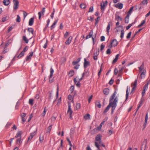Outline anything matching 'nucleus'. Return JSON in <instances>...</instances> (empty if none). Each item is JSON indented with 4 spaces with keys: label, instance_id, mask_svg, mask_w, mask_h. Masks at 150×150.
Segmentation results:
<instances>
[{
    "label": "nucleus",
    "instance_id": "obj_62",
    "mask_svg": "<svg viewBox=\"0 0 150 150\" xmlns=\"http://www.w3.org/2000/svg\"><path fill=\"white\" fill-rule=\"evenodd\" d=\"M61 98L60 97L58 100V102L57 104V105H59L61 103Z\"/></svg>",
    "mask_w": 150,
    "mask_h": 150
},
{
    "label": "nucleus",
    "instance_id": "obj_48",
    "mask_svg": "<svg viewBox=\"0 0 150 150\" xmlns=\"http://www.w3.org/2000/svg\"><path fill=\"white\" fill-rule=\"evenodd\" d=\"M110 28V24L109 23H108L107 27L106 28V30L107 32L108 33L109 32V30Z\"/></svg>",
    "mask_w": 150,
    "mask_h": 150
},
{
    "label": "nucleus",
    "instance_id": "obj_60",
    "mask_svg": "<svg viewBox=\"0 0 150 150\" xmlns=\"http://www.w3.org/2000/svg\"><path fill=\"white\" fill-rule=\"evenodd\" d=\"M105 47V45H103V44H102L100 46V51H102L104 49Z\"/></svg>",
    "mask_w": 150,
    "mask_h": 150
},
{
    "label": "nucleus",
    "instance_id": "obj_30",
    "mask_svg": "<svg viewBox=\"0 0 150 150\" xmlns=\"http://www.w3.org/2000/svg\"><path fill=\"white\" fill-rule=\"evenodd\" d=\"M81 105L80 103H78L76 104V110H78L80 109Z\"/></svg>",
    "mask_w": 150,
    "mask_h": 150
},
{
    "label": "nucleus",
    "instance_id": "obj_39",
    "mask_svg": "<svg viewBox=\"0 0 150 150\" xmlns=\"http://www.w3.org/2000/svg\"><path fill=\"white\" fill-rule=\"evenodd\" d=\"M143 101L142 100H141L140 102H139V106H138L137 107V110H138V109H139V108H140V107L142 106V104H143Z\"/></svg>",
    "mask_w": 150,
    "mask_h": 150
},
{
    "label": "nucleus",
    "instance_id": "obj_58",
    "mask_svg": "<svg viewBox=\"0 0 150 150\" xmlns=\"http://www.w3.org/2000/svg\"><path fill=\"white\" fill-rule=\"evenodd\" d=\"M132 25V24H130L126 27V29L127 30H128Z\"/></svg>",
    "mask_w": 150,
    "mask_h": 150
},
{
    "label": "nucleus",
    "instance_id": "obj_36",
    "mask_svg": "<svg viewBox=\"0 0 150 150\" xmlns=\"http://www.w3.org/2000/svg\"><path fill=\"white\" fill-rule=\"evenodd\" d=\"M148 85L149 83H147L145 84L143 88V90H145L146 91L148 89Z\"/></svg>",
    "mask_w": 150,
    "mask_h": 150
},
{
    "label": "nucleus",
    "instance_id": "obj_13",
    "mask_svg": "<svg viewBox=\"0 0 150 150\" xmlns=\"http://www.w3.org/2000/svg\"><path fill=\"white\" fill-rule=\"evenodd\" d=\"M22 142V140H21V137H20L17 139L16 144L20 146Z\"/></svg>",
    "mask_w": 150,
    "mask_h": 150
},
{
    "label": "nucleus",
    "instance_id": "obj_8",
    "mask_svg": "<svg viewBox=\"0 0 150 150\" xmlns=\"http://www.w3.org/2000/svg\"><path fill=\"white\" fill-rule=\"evenodd\" d=\"M114 5L116 8L120 9H122L123 7V4L120 3L115 4Z\"/></svg>",
    "mask_w": 150,
    "mask_h": 150
},
{
    "label": "nucleus",
    "instance_id": "obj_32",
    "mask_svg": "<svg viewBox=\"0 0 150 150\" xmlns=\"http://www.w3.org/2000/svg\"><path fill=\"white\" fill-rule=\"evenodd\" d=\"M124 34V30H122L121 31V35H120V38L121 39H122L123 38Z\"/></svg>",
    "mask_w": 150,
    "mask_h": 150
},
{
    "label": "nucleus",
    "instance_id": "obj_42",
    "mask_svg": "<svg viewBox=\"0 0 150 150\" xmlns=\"http://www.w3.org/2000/svg\"><path fill=\"white\" fill-rule=\"evenodd\" d=\"M149 0H143L142 2V3L144 5L147 4Z\"/></svg>",
    "mask_w": 150,
    "mask_h": 150
},
{
    "label": "nucleus",
    "instance_id": "obj_19",
    "mask_svg": "<svg viewBox=\"0 0 150 150\" xmlns=\"http://www.w3.org/2000/svg\"><path fill=\"white\" fill-rule=\"evenodd\" d=\"M115 21H119V20L121 21H122V18L120 16L115 15Z\"/></svg>",
    "mask_w": 150,
    "mask_h": 150
},
{
    "label": "nucleus",
    "instance_id": "obj_11",
    "mask_svg": "<svg viewBox=\"0 0 150 150\" xmlns=\"http://www.w3.org/2000/svg\"><path fill=\"white\" fill-rule=\"evenodd\" d=\"M36 134V132H34L30 133V135L28 138V141L30 140H31L32 139L33 137Z\"/></svg>",
    "mask_w": 150,
    "mask_h": 150
},
{
    "label": "nucleus",
    "instance_id": "obj_31",
    "mask_svg": "<svg viewBox=\"0 0 150 150\" xmlns=\"http://www.w3.org/2000/svg\"><path fill=\"white\" fill-rule=\"evenodd\" d=\"M54 72V71L53 69L52 68H51L50 69V75L49 76L50 78H51L52 77V76Z\"/></svg>",
    "mask_w": 150,
    "mask_h": 150
},
{
    "label": "nucleus",
    "instance_id": "obj_27",
    "mask_svg": "<svg viewBox=\"0 0 150 150\" xmlns=\"http://www.w3.org/2000/svg\"><path fill=\"white\" fill-rule=\"evenodd\" d=\"M28 31L29 33H30L32 34H33L34 30L32 28H29L28 29Z\"/></svg>",
    "mask_w": 150,
    "mask_h": 150
},
{
    "label": "nucleus",
    "instance_id": "obj_49",
    "mask_svg": "<svg viewBox=\"0 0 150 150\" xmlns=\"http://www.w3.org/2000/svg\"><path fill=\"white\" fill-rule=\"evenodd\" d=\"M74 89V86H71L70 88V91L71 92V93H72Z\"/></svg>",
    "mask_w": 150,
    "mask_h": 150
},
{
    "label": "nucleus",
    "instance_id": "obj_33",
    "mask_svg": "<svg viewBox=\"0 0 150 150\" xmlns=\"http://www.w3.org/2000/svg\"><path fill=\"white\" fill-rule=\"evenodd\" d=\"M80 7L81 8L84 9L86 8V5L84 4H81L80 5Z\"/></svg>",
    "mask_w": 150,
    "mask_h": 150
},
{
    "label": "nucleus",
    "instance_id": "obj_14",
    "mask_svg": "<svg viewBox=\"0 0 150 150\" xmlns=\"http://www.w3.org/2000/svg\"><path fill=\"white\" fill-rule=\"evenodd\" d=\"M148 119V113H147L146 115V116H145V123L143 126L144 128L146 127V124L147 123Z\"/></svg>",
    "mask_w": 150,
    "mask_h": 150
},
{
    "label": "nucleus",
    "instance_id": "obj_40",
    "mask_svg": "<svg viewBox=\"0 0 150 150\" xmlns=\"http://www.w3.org/2000/svg\"><path fill=\"white\" fill-rule=\"evenodd\" d=\"M96 106H97L99 108H100L101 106V105L100 102H97L96 103Z\"/></svg>",
    "mask_w": 150,
    "mask_h": 150
},
{
    "label": "nucleus",
    "instance_id": "obj_54",
    "mask_svg": "<svg viewBox=\"0 0 150 150\" xmlns=\"http://www.w3.org/2000/svg\"><path fill=\"white\" fill-rule=\"evenodd\" d=\"M111 53V50L110 48L107 49L106 51V54H110Z\"/></svg>",
    "mask_w": 150,
    "mask_h": 150
},
{
    "label": "nucleus",
    "instance_id": "obj_20",
    "mask_svg": "<svg viewBox=\"0 0 150 150\" xmlns=\"http://www.w3.org/2000/svg\"><path fill=\"white\" fill-rule=\"evenodd\" d=\"M111 42L113 44V46L114 47H115L117 45L118 42L116 39L113 40Z\"/></svg>",
    "mask_w": 150,
    "mask_h": 150
},
{
    "label": "nucleus",
    "instance_id": "obj_3",
    "mask_svg": "<svg viewBox=\"0 0 150 150\" xmlns=\"http://www.w3.org/2000/svg\"><path fill=\"white\" fill-rule=\"evenodd\" d=\"M90 62L87 61L86 58L84 59V62L83 63V67L84 68H86L88 66H90Z\"/></svg>",
    "mask_w": 150,
    "mask_h": 150
},
{
    "label": "nucleus",
    "instance_id": "obj_12",
    "mask_svg": "<svg viewBox=\"0 0 150 150\" xmlns=\"http://www.w3.org/2000/svg\"><path fill=\"white\" fill-rule=\"evenodd\" d=\"M109 92V90L108 88H105L103 90V93L104 94L106 95H108Z\"/></svg>",
    "mask_w": 150,
    "mask_h": 150
},
{
    "label": "nucleus",
    "instance_id": "obj_25",
    "mask_svg": "<svg viewBox=\"0 0 150 150\" xmlns=\"http://www.w3.org/2000/svg\"><path fill=\"white\" fill-rule=\"evenodd\" d=\"M24 52H23L22 51L21 52V53L19 54L17 56V58H18V59H20L21 57L24 56Z\"/></svg>",
    "mask_w": 150,
    "mask_h": 150
},
{
    "label": "nucleus",
    "instance_id": "obj_15",
    "mask_svg": "<svg viewBox=\"0 0 150 150\" xmlns=\"http://www.w3.org/2000/svg\"><path fill=\"white\" fill-rule=\"evenodd\" d=\"M3 3L5 6H8L10 3V0H4Z\"/></svg>",
    "mask_w": 150,
    "mask_h": 150
},
{
    "label": "nucleus",
    "instance_id": "obj_10",
    "mask_svg": "<svg viewBox=\"0 0 150 150\" xmlns=\"http://www.w3.org/2000/svg\"><path fill=\"white\" fill-rule=\"evenodd\" d=\"M30 55L28 56L26 58V61H28L30 59H31L32 56L33 55V52L30 53Z\"/></svg>",
    "mask_w": 150,
    "mask_h": 150
},
{
    "label": "nucleus",
    "instance_id": "obj_47",
    "mask_svg": "<svg viewBox=\"0 0 150 150\" xmlns=\"http://www.w3.org/2000/svg\"><path fill=\"white\" fill-rule=\"evenodd\" d=\"M134 8L133 6L131 7L129 9V11L127 13L128 14H130L131 13L132 10H133Z\"/></svg>",
    "mask_w": 150,
    "mask_h": 150
},
{
    "label": "nucleus",
    "instance_id": "obj_38",
    "mask_svg": "<svg viewBox=\"0 0 150 150\" xmlns=\"http://www.w3.org/2000/svg\"><path fill=\"white\" fill-rule=\"evenodd\" d=\"M145 72H144V71H143L141 73L140 77L142 79L144 78L145 76Z\"/></svg>",
    "mask_w": 150,
    "mask_h": 150
},
{
    "label": "nucleus",
    "instance_id": "obj_6",
    "mask_svg": "<svg viewBox=\"0 0 150 150\" xmlns=\"http://www.w3.org/2000/svg\"><path fill=\"white\" fill-rule=\"evenodd\" d=\"M45 8L44 7L42 8L41 11L39 12L38 13V14L39 15V19H40L41 15H44V13L45 12Z\"/></svg>",
    "mask_w": 150,
    "mask_h": 150
},
{
    "label": "nucleus",
    "instance_id": "obj_2",
    "mask_svg": "<svg viewBox=\"0 0 150 150\" xmlns=\"http://www.w3.org/2000/svg\"><path fill=\"white\" fill-rule=\"evenodd\" d=\"M13 9L16 10L18 8L19 2L18 0H13Z\"/></svg>",
    "mask_w": 150,
    "mask_h": 150
},
{
    "label": "nucleus",
    "instance_id": "obj_18",
    "mask_svg": "<svg viewBox=\"0 0 150 150\" xmlns=\"http://www.w3.org/2000/svg\"><path fill=\"white\" fill-rule=\"evenodd\" d=\"M93 31L92 30H91L89 34L86 36V39H87L89 38H90L91 37H92L93 36Z\"/></svg>",
    "mask_w": 150,
    "mask_h": 150
},
{
    "label": "nucleus",
    "instance_id": "obj_23",
    "mask_svg": "<svg viewBox=\"0 0 150 150\" xmlns=\"http://www.w3.org/2000/svg\"><path fill=\"white\" fill-rule=\"evenodd\" d=\"M21 131H19L17 133L16 136H15V138H18L19 137H21Z\"/></svg>",
    "mask_w": 150,
    "mask_h": 150
},
{
    "label": "nucleus",
    "instance_id": "obj_45",
    "mask_svg": "<svg viewBox=\"0 0 150 150\" xmlns=\"http://www.w3.org/2000/svg\"><path fill=\"white\" fill-rule=\"evenodd\" d=\"M126 100H127L129 96V93L128 92V86L126 91Z\"/></svg>",
    "mask_w": 150,
    "mask_h": 150
},
{
    "label": "nucleus",
    "instance_id": "obj_50",
    "mask_svg": "<svg viewBox=\"0 0 150 150\" xmlns=\"http://www.w3.org/2000/svg\"><path fill=\"white\" fill-rule=\"evenodd\" d=\"M131 34H132L131 32H130L129 33H128V34H127V35L126 37L127 38V39H129L130 38V36H131Z\"/></svg>",
    "mask_w": 150,
    "mask_h": 150
},
{
    "label": "nucleus",
    "instance_id": "obj_64",
    "mask_svg": "<svg viewBox=\"0 0 150 150\" xmlns=\"http://www.w3.org/2000/svg\"><path fill=\"white\" fill-rule=\"evenodd\" d=\"M113 133V131L112 130H110L109 131L108 133L109 135H111Z\"/></svg>",
    "mask_w": 150,
    "mask_h": 150
},
{
    "label": "nucleus",
    "instance_id": "obj_52",
    "mask_svg": "<svg viewBox=\"0 0 150 150\" xmlns=\"http://www.w3.org/2000/svg\"><path fill=\"white\" fill-rule=\"evenodd\" d=\"M44 140V136H40L39 137V140L40 142H42Z\"/></svg>",
    "mask_w": 150,
    "mask_h": 150
},
{
    "label": "nucleus",
    "instance_id": "obj_44",
    "mask_svg": "<svg viewBox=\"0 0 150 150\" xmlns=\"http://www.w3.org/2000/svg\"><path fill=\"white\" fill-rule=\"evenodd\" d=\"M100 18V17L99 16L98 17L95 19L96 22L95 23V25H96L97 24H98L99 22V19Z\"/></svg>",
    "mask_w": 150,
    "mask_h": 150
},
{
    "label": "nucleus",
    "instance_id": "obj_35",
    "mask_svg": "<svg viewBox=\"0 0 150 150\" xmlns=\"http://www.w3.org/2000/svg\"><path fill=\"white\" fill-rule=\"evenodd\" d=\"M144 63H143L140 66L139 68V71H142L143 69H144Z\"/></svg>",
    "mask_w": 150,
    "mask_h": 150
},
{
    "label": "nucleus",
    "instance_id": "obj_43",
    "mask_svg": "<svg viewBox=\"0 0 150 150\" xmlns=\"http://www.w3.org/2000/svg\"><path fill=\"white\" fill-rule=\"evenodd\" d=\"M69 74L70 76H72L74 74V71L73 70L70 71L69 73Z\"/></svg>",
    "mask_w": 150,
    "mask_h": 150
},
{
    "label": "nucleus",
    "instance_id": "obj_51",
    "mask_svg": "<svg viewBox=\"0 0 150 150\" xmlns=\"http://www.w3.org/2000/svg\"><path fill=\"white\" fill-rule=\"evenodd\" d=\"M118 72H119L117 69V68H115L114 70V74L115 75H117Z\"/></svg>",
    "mask_w": 150,
    "mask_h": 150
},
{
    "label": "nucleus",
    "instance_id": "obj_56",
    "mask_svg": "<svg viewBox=\"0 0 150 150\" xmlns=\"http://www.w3.org/2000/svg\"><path fill=\"white\" fill-rule=\"evenodd\" d=\"M23 16H24V18H25L26 17V16H27V15H28V13H27L24 11H23Z\"/></svg>",
    "mask_w": 150,
    "mask_h": 150
},
{
    "label": "nucleus",
    "instance_id": "obj_59",
    "mask_svg": "<svg viewBox=\"0 0 150 150\" xmlns=\"http://www.w3.org/2000/svg\"><path fill=\"white\" fill-rule=\"evenodd\" d=\"M28 49V46H26L24 48L23 50L22 51L24 52L26 51Z\"/></svg>",
    "mask_w": 150,
    "mask_h": 150
},
{
    "label": "nucleus",
    "instance_id": "obj_63",
    "mask_svg": "<svg viewBox=\"0 0 150 150\" xmlns=\"http://www.w3.org/2000/svg\"><path fill=\"white\" fill-rule=\"evenodd\" d=\"M76 84L78 87H80L81 86V83L79 81L77 83H76Z\"/></svg>",
    "mask_w": 150,
    "mask_h": 150
},
{
    "label": "nucleus",
    "instance_id": "obj_16",
    "mask_svg": "<svg viewBox=\"0 0 150 150\" xmlns=\"http://www.w3.org/2000/svg\"><path fill=\"white\" fill-rule=\"evenodd\" d=\"M34 18H30L29 21V25L30 26L32 25L34 23Z\"/></svg>",
    "mask_w": 150,
    "mask_h": 150
},
{
    "label": "nucleus",
    "instance_id": "obj_5",
    "mask_svg": "<svg viewBox=\"0 0 150 150\" xmlns=\"http://www.w3.org/2000/svg\"><path fill=\"white\" fill-rule=\"evenodd\" d=\"M26 115V114L25 113H23L21 115L23 124L24 123L26 120V119L25 118Z\"/></svg>",
    "mask_w": 150,
    "mask_h": 150
},
{
    "label": "nucleus",
    "instance_id": "obj_22",
    "mask_svg": "<svg viewBox=\"0 0 150 150\" xmlns=\"http://www.w3.org/2000/svg\"><path fill=\"white\" fill-rule=\"evenodd\" d=\"M147 139H144V140L143 143L142 144V146H143V144H144V148H145L144 149V150H145L147 147Z\"/></svg>",
    "mask_w": 150,
    "mask_h": 150
},
{
    "label": "nucleus",
    "instance_id": "obj_46",
    "mask_svg": "<svg viewBox=\"0 0 150 150\" xmlns=\"http://www.w3.org/2000/svg\"><path fill=\"white\" fill-rule=\"evenodd\" d=\"M90 115L89 114H87L84 116V118L85 119L87 120L90 117Z\"/></svg>",
    "mask_w": 150,
    "mask_h": 150
},
{
    "label": "nucleus",
    "instance_id": "obj_61",
    "mask_svg": "<svg viewBox=\"0 0 150 150\" xmlns=\"http://www.w3.org/2000/svg\"><path fill=\"white\" fill-rule=\"evenodd\" d=\"M7 17L6 16L5 17H3L2 18V21L3 22H5L7 20Z\"/></svg>",
    "mask_w": 150,
    "mask_h": 150
},
{
    "label": "nucleus",
    "instance_id": "obj_29",
    "mask_svg": "<svg viewBox=\"0 0 150 150\" xmlns=\"http://www.w3.org/2000/svg\"><path fill=\"white\" fill-rule=\"evenodd\" d=\"M145 22H146L145 19L143 20L142 21V22H141V23L137 27L138 28H140L141 26H142L143 25V24L145 23Z\"/></svg>",
    "mask_w": 150,
    "mask_h": 150
},
{
    "label": "nucleus",
    "instance_id": "obj_37",
    "mask_svg": "<svg viewBox=\"0 0 150 150\" xmlns=\"http://www.w3.org/2000/svg\"><path fill=\"white\" fill-rule=\"evenodd\" d=\"M21 21V18L20 16L19 15H17L16 21L18 22H20Z\"/></svg>",
    "mask_w": 150,
    "mask_h": 150
},
{
    "label": "nucleus",
    "instance_id": "obj_41",
    "mask_svg": "<svg viewBox=\"0 0 150 150\" xmlns=\"http://www.w3.org/2000/svg\"><path fill=\"white\" fill-rule=\"evenodd\" d=\"M83 73H85V76H86V77H87L89 75V72L88 71H86L84 70Z\"/></svg>",
    "mask_w": 150,
    "mask_h": 150
},
{
    "label": "nucleus",
    "instance_id": "obj_1",
    "mask_svg": "<svg viewBox=\"0 0 150 150\" xmlns=\"http://www.w3.org/2000/svg\"><path fill=\"white\" fill-rule=\"evenodd\" d=\"M116 93V90H115L112 95L110 97L109 103L104 111V113L107 112L109 110L110 108L111 107V114L112 115L113 114L114 110L117 106V104L118 101L117 97H115Z\"/></svg>",
    "mask_w": 150,
    "mask_h": 150
},
{
    "label": "nucleus",
    "instance_id": "obj_53",
    "mask_svg": "<svg viewBox=\"0 0 150 150\" xmlns=\"http://www.w3.org/2000/svg\"><path fill=\"white\" fill-rule=\"evenodd\" d=\"M93 6H91L90 7L89 10L88 11L89 12H92L93 11Z\"/></svg>",
    "mask_w": 150,
    "mask_h": 150
},
{
    "label": "nucleus",
    "instance_id": "obj_55",
    "mask_svg": "<svg viewBox=\"0 0 150 150\" xmlns=\"http://www.w3.org/2000/svg\"><path fill=\"white\" fill-rule=\"evenodd\" d=\"M88 19L91 22H93V18H92L91 16L89 17H88Z\"/></svg>",
    "mask_w": 150,
    "mask_h": 150
},
{
    "label": "nucleus",
    "instance_id": "obj_28",
    "mask_svg": "<svg viewBox=\"0 0 150 150\" xmlns=\"http://www.w3.org/2000/svg\"><path fill=\"white\" fill-rule=\"evenodd\" d=\"M23 40H24L26 43H28V40L27 39L25 36L23 37Z\"/></svg>",
    "mask_w": 150,
    "mask_h": 150
},
{
    "label": "nucleus",
    "instance_id": "obj_9",
    "mask_svg": "<svg viewBox=\"0 0 150 150\" xmlns=\"http://www.w3.org/2000/svg\"><path fill=\"white\" fill-rule=\"evenodd\" d=\"M71 104H70V103H69L68 104V110L67 111L68 113H71V114L72 113L73 111L71 110Z\"/></svg>",
    "mask_w": 150,
    "mask_h": 150
},
{
    "label": "nucleus",
    "instance_id": "obj_57",
    "mask_svg": "<svg viewBox=\"0 0 150 150\" xmlns=\"http://www.w3.org/2000/svg\"><path fill=\"white\" fill-rule=\"evenodd\" d=\"M137 79H136L134 82V84H133V86L136 87L137 85Z\"/></svg>",
    "mask_w": 150,
    "mask_h": 150
},
{
    "label": "nucleus",
    "instance_id": "obj_34",
    "mask_svg": "<svg viewBox=\"0 0 150 150\" xmlns=\"http://www.w3.org/2000/svg\"><path fill=\"white\" fill-rule=\"evenodd\" d=\"M33 101L34 100L33 99H29V103L31 105H32L33 104Z\"/></svg>",
    "mask_w": 150,
    "mask_h": 150
},
{
    "label": "nucleus",
    "instance_id": "obj_21",
    "mask_svg": "<svg viewBox=\"0 0 150 150\" xmlns=\"http://www.w3.org/2000/svg\"><path fill=\"white\" fill-rule=\"evenodd\" d=\"M58 19H57V20H55L53 24L51 26V30H52L54 27H55V25L57 23L58 21Z\"/></svg>",
    "mask_w": 150,
    "mask_h": 150
},
{
    "label": "nucleus",
    "instance_id": "obj_24",
    "mask_svg": "<svg viewBox=\"0 0 150 150\" xmlns=\"http://www.w3.org/2000/svg\"><path fill=\"white\" fill-rule=\"evenodd\" d=\"M101 139V136L100 134H98L96 137V140L97 141H100Z\"/></svg>",
    "mask_w": 150,
    "mask_h": 150
},
{
    "label": "nucleus",
    "instance_id": "obj_17",
    "mask_svg": "<svg viewBox=\"0 0 150 150\" xmlns=\"http://www.w3.org/2000/svg\"><path fill=\"white\" fill-rule=\"evenodd\" d=\"M119 56L120 54H118L115 56V58L114 59V60L112 61V64H115L117 61Z\"/></svg>",
    "mask_w": 150,
    "mask_h": 150
},
{
    "label": "nucleus",
    "instance_id": "obj_7",
    "mask_svg": "<svg viewBox=\"0 0 150 150\" xmlns=\"http://www.w3.org/2000/svg\"><path fill=\"white\" fill-rule=\"evenodd\" d=\"M72 39V37L71 36L69 37L68 39L65 42V44L66 45H69L71 43Z\"/></svg>",
    "mask_w": 150,
    "mask_h": 150
},
{
    "label": "nucleus",
    "instance_id": "obj_4",
    "mask_svg": "<svg viewBox=\"0 0 150 150\" xmlns=\"http://www.w3.org/2000/svg\"><path fill=\"white\" fill-rule=\"evenodd\" d=\"M103 4L101 3V9L104 11L105 10V7L107 6V5L108 2L107 1H105V2L103 1Z\"/></svg>",
    "mask_w": 150,
    "mask_h": 150
},
{
    "label": "nucleus",
    "instance_id": "obj_26",
    "mask_svg": "<svg viewBox=\"0 0 150 150\" xmlns=\"http://www.w3.org/2000/svg\"><path fill=\"white\" fill-rule=\"evenodd\" d=\"M52 125H50V126H49L47 127V130L46 133H48L49 134L50 133L51 130L52 129Z\"/></svg>",
    "mask_w": 150,
    "mask_h": 150
}]
</instances>
